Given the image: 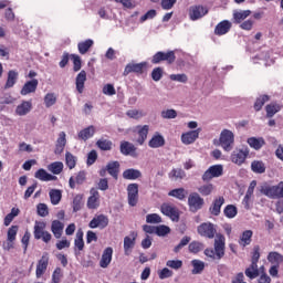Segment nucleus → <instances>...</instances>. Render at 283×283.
Segmentation results:
<instances>
[{"instance_id":"obj_31","label":"nucleus","mask_w":283,"mask_h":283,"mask_svg":"<svg viewBox=\"0 0 283 283\" xmlns=\"http://www.w3.org/2000/svg\"><path fill=\"white\" fill-rule=\"evenodd\" d=\"M247 143L252 149H255L256 151L266 145V142L262 137H250L248 138Z\"/></svg>"},{"instance_id":"obj_23","label":"nucleus","mask_w":283,"mask_h":283,"mask_svg":"<svg viewBox=\"0 0 283 283\" xmlns=\"http://www.w3.org/2000/svg\"><path fill=\"white\" fill-rule=\"evenodd\" d=\"M148 147H150V149H158L159 147H165V137L160 135V133H155L148 142Z\"/></svg>"},{"instance_id":"obj_48","label":"nucleus","mask_w":283,"mask_h":283,"mask_svg":"<svg viewBox=\"0 0 283 283\" xmlns=\"http://www.w3.org/2000/svg\"><path fill=\"white\" fill-rule=\"evenodd\" d=\"M96 145L98 148L102 149V151H109L112 150L113 143L109 139L101 138L96 142Z\"/></svg>"},{"instance_id":"obj_35","label":"nucleus","mask_w":283,"mask_h":283,"mask_svg":"<svg viewBox=\"0 0 283 283\" xmlns=\"http://www.w3.org/2000/svg\"><path fill=\"white\" fill-rule=\"evenodd\" d=\"M251 238H253V231L251 230L243 231L239 239L240 247H249V244H251Z\"/></svg>"},{"instance_id":"obj_9","label":"nucleus","mask_w":283,"mask_h":283,"mask_svg":"<svg viewBox=\"0 0 283 283\" xmlns=\"http://www.w3.org/2000/svg\"><path fill=\"white\" fill-rule=\"evenodd\" d=\"M199 235L213 240L216 238V227L211 222L201 223L197 229Z\"/></svg>"},{"instance_id":"obj_13","label":"nucleus","mask_w":283,"mask_h":283,"mask_svg":"<svg viewBox=\"0 0 283 283\" xmlns=\"http://www.w3.org/2000/svg\"><path fill=\"white\" fill-rule=\"evenodd\" d=\"M206 14H209V9H207V7L192 6L189 9V17L191 21H198V19H202Z\"/></svg>"},{"instance_id":"obj_27","label":"nucleus","mask_w":283,"mask_h":283,"mask_svg":"<svg viewBox=\"0 0 283 283\" xmlns=\"http://www.w3.org/2000/svg\"><path fill=\"white\" fill-rule=\"evenodd\" d=\"M135 132L138 134L137 143L138 145H144L147 140V135L149 134V125L136 126Z\"/></svg>"},{"instance_id":"obj_40","label":"nucleus","mask_w":283,"mask_h":283,"mask_svg":"<svg viewBox=\"0 0 283 283\" xmlns=\"http://www.w3.org/2000/svg\"><path fill=\"white\" fill-rule=\"evenodd\" d=\"M245 275L250 280H255V277L260 275V270L258 269V264L251 263V265L248 269H245Z\"/></svg>"},{"instance_id":"obj_38","label":"nucleus","mask_w":283,"mask_h":283,"mask_svg":"<svg viewBox=\"0 0 283 283\" xmlns=\"http://www.w3.org/2000/svg\"><path fill=\"white\" fill-rule=\"evenodd\" d=\"M268 262L275 266H280L283 263V255L279 252H270L268 255Z\"/></svg>"},{"instance_id":"obj_18","label":"nucleus","mask_w":283,"mask_h":283,"mask_svg":"<svg viewBox=\"0 0 283 283\" xmlns=\"http://www.w3.org/2000/svg\"><path fill=\"white\" fill-rule=\"evenodd\" d=\"M109 224V219L105 214L93 218L88 224L91 229H105Z\"/></svg>"},{"instance_id":"obj_58","label":"nucleus","mask_w":283,"mask_h":283,"mask_svg":"<svg viewBox=\"0 0 283 283\" xmlns=\"http://www.w3.org/2000/svg\"><path fill=\"white\" fill-rule=\"evenodd\" d=\"M146 222L148 224H160V222H163V218L159 217L158 213H150L146 216Z\"/></svg>"},{"instance_id":"obj_12","label":"nucleus","mask_w":283,"mask_h":283,"mask_svg":"<svg viewBox=\"0 0 283 283\" xmlns=\"http://www.w3.org/2000/svg\"><path fill=\"white\" fill-rule=\"evenodd\" d=\"M160 61H166L169 65L176 61V53L174 51L165 52H157L151 60V63L158 64Z\"/></svg>"},{"instance_id":"obj_41","label":"nucleus","mask_w":283,"mask_h":283,"mask_svg":"<svg viewBox=\"0 0 283 283\" xmlns=\"http://www.w3.org/2000/svg\"><path fill=\"white\" fill-rule=\"evenodd\" d=\"M51 205H59L61 202V198H63V193L59 189H52L49 192Z\"/></svg>"},{"instance_id":"obj_7","label":"nucleus","mask_w":283,"mask_h":283,"mask_svg":"<svg viewBox=\"0 0 283 283\" xmlns=\"http://www.w3.org/2000/svg\"><path fill=\"white\" fill-rule=\"evenodd\" d=\"M188 207L192 213H196V211H200L205 207V199L198 192H193L188 197Z\"/></svg>"},{"instance_id":"obj_29","label":"nucleus","mask_w":283,"mask_h":283,"mask_svg":"<svg viewBox=\"0 0 283 283\" xmlns=\"http://www.w3.org/2000/svg\"><path fill=\"white\" fill-rule=\"evenodd\" d=\"M95 134H96V127L91 125V126L80 130L77 136H78L80 140H90V138H93V136Z\"/></svg>"},{"instance_id":"obj_47","label":"nucleus","mask_w":283,"mask_h":283,"mask_svg":"<svg viewBox=\"0 0 283 283\" xmlns=\"http://www.w3.org/2000/svg\"><path fill=\"white\" fill-rule=\"evenodd\" d=\"M160 116L166 120H171L174 118H178V112L174 108H168L161 111Z\"/></svg>"},{"instance_id":"obj_39","label":"nucleus","mask_w":283,"mask_h":283,"mask_svg":"<svg viewBox=\"0 0 283 283\" xmlns=\"http://www.w3.org/2000/svg\"><path fill=\"white\" fill-rule=\"evenodd\" d=\"M92 45H94V40L88 39V40L80 42L77 44V50H78L80 54H87V52H90V48H92Z\"/></svg>"},{"instance_id":"obj_43","label":"nucleus","mask_w":283,"mask_h":283,"mask_svg":"<svg viewBox=\"0 0 283 283\" xmlns=\"http://www.w3.org/2000/svg\"><path fill=\"white\" fill-rule=\"evenodd\" d=\"M63 163L62 161H55L48 166V170L51 171V174H54L55 176H59L63 171Z\"/></svg>"},{"instance_id":"obj_53","label":"nucleus","mask_w":283,"mask_h":283,"mask_svg":"<svg viewBox=\"0 0 283 283\" xmlns=\"http://www.w3.org/2000/svg\"><path fill=\"white\" fill-rule=\"evenodd\" d=\"M65 163H66V166L69 167V169H74V167H76V156H74L70 151H66Z\"/></svg>"},{"instance_id":"obj_33","label":"nucleus","mask_w":283,"mask_h":283,"mask_svg":"<svg viewBox=\"0 0 283 283\" xmlns=\"http://www.w3.org/2000/svg\"><path fill=\"white\" fill-rule=\"evenodd\" d=\"M142 176H143V172H140V170L134 169V168L126 169L123 172V178L125 180H138V178H140Z\"/></svg>"},{"instance_id":"obj_22","label":"nucleus","mask_w":283,"mask_h":283,"mask_svg":"<svg viewBox=\"0 0 283 283\" xmlns=\"http://www.w3.org/2000/svg\"><path fill=\"white\" fill-rule=\"evenodd\" d=\"M231 28L232 23L229 20H223L216 25L214 34H217V36H223V34H228Z\"/></svg>"},{"instance_id":"obj_6","label":"nucleus","mask_w":283,"mask_h":283,"mask_svg":"<svg viewBox=\"0 0 283 283\" xmlns=\"http://www.w3.org/2000/svg\"><path fill=\"white\" fill-rule=\"evenodd\" d=\"M50 265V254L48 252L43 253L41 259L36 263L35 269V277L36 280H41L45 272L48 271V266Z\"/></svg>"},{"instance_id":"obj_21","label":"nucleus","mask_w":283,"mask_h":283,"mask_svg":"<svg viewBox=\"0 0 283 283\" xmlns=\"http://www.w3.org/2000/svg\"><path fill=\"white\" fill-rule=\"evenodd\" d=\"M32 112V102L31 101H22L15 107L17 116H28Z\"/></svg>"},{"instance_id":"obj_56","label":"nucleus","mask_w":283,"mask_h":283,"mask_svg":"<svg viewBox=\"0 0 283 283\" xmlns=\"http://www.w3.org/2000/svg\"><path fill=\"white\" fill-rule=\"evenodd\" d=\"M198 191L201 196H211V193H213V184L200 186Z\"/></svg>"},{"instance_id":"obj_61","label":"nucleus","mask_w":283,"mask_h":283,"mask_svg":"<svg viewBox=\"0 0 283 283\" xmlns=\"http://www.w3.org/2000/svg\"><path fill=\"white\" fill-rule=\"evenodd\" d=\"M156 235H159V238H165V235H168V233H171V229L167 226H158L155 230Z\"/></svg>"},{"instance_id":"obj_46","label":"nucleus","mask_w":283,"mask_h":283,"mask_svg":"<svg viewBox=\"0 0 283 283\" xmlns=\"http://www.w3.org/2000/svg\"><path fill=\"white\" fill-rule=\"evenodd\" d=\"M168 196L177 198V200H185V198L187 197V191H185V188H177L169 191Z\"/></svg>"},{"instance_id":"obj_45","label":"nucleus","mask_w":283,"mask_h":283,"mask_svg":"<svg viewBox=\"0 0 283 283\" xmlns=\"http://www.w3.org/2000/svg\"><path fill=\"white\" fill-rule=\"evenodd\" d=\"M107 171L113 178H118V169H120V164L118 161H112L107 166Z\"/></svg>"},{"instance_id":"obj_52","label":"nucleus","mask_w":283,"mask_h":283,"mask_svg":"<svg viewBox=\"0 0 283 283\" xmlns=\"http://www.w3.org/2000/svg\"><path fill=\"white\" fill-rule=\"evenodd\" d=\"M44 105L45 107L50 108L53 107V105H56V94L54 93H48L44 96Z\"/></svg>"},{"instance_id":"obj_1","label":"nucleus","mask_w":283,"mask_h":283,"mask_svg":"<svg viewBox=\"0 0 283 283\" xmlns=\"http://www.w3.org/2000/svg\"><path fill=\"white\" fill-rule=\"evenodd\" d=\"M224 249L226 238L221 233H218L214 238V250L208 248L203 253L207 258H210V260H222V258H224Z\"/></svg>"},{"instance_id":"obj_36","label":"nucleus","mask_w":283,"mask_h":283,"mask_svg":"<svg viewBox=\"0 0 283 283\" xmlns=\"http://www.w3.org/2000/svg\"><path fill=\"white\" fill-rule=\"evenodd\" d=\"M75 251H83L85 249V241H83V230H77L74 240Z\"/></svg>"},{"instance_id":"obj_60","label":"nucleus","mask_w":283,"mask_h":283,"mask_svg":"<svg viewBox=\"0 0 283 283\" xmlns=\"http://www.w3.org/2000/svg\"><path fill=\"white\" fill-rule=\"evenodd\" d=\"M159 280H167L169 277H174V271L169 270V268H164L157 272Z\"/></svg>"},{"instance_id":"obj_3","label":"nucleus","mask_w":283,"mask_h":283,"mask_svg":"<svg viewBox=\"0 0 283 283\" xmlns=\"http://www.w3.org/2000/svg\"><path fill=\"white\" fill-rule=\"evenodd\" d=\"M261 193L272 200H283V181H280L276 186L263 185Z\"/></svg>"},{"instance_id":"obj_62","label":"nucleus","mask_w":283,"mask_h":283,"mask_svg":"<svg viewBox=\"0 0 283 283\" xmlns=\"http://www.w3.org/2000/svg\"><path fill=\"white\" fill-rule=\"evenodd\" d=\"M36 211H38V216H40L41 218H45L50 216V210L48 209V205L45 203H39L36 206Z\"/></svg>"},{"instance_id":"obj_55","label":"nucleus","mask_w":283,"mask_h":283,"mask_svg":"<svg viewBox=\"0 0 283 283\" xmlns=\"http://www.w3.org/2000/svg\"><path fill=\"white\" fill-rule=\"evenodd\" d=\"M126 116H128V118H134L135 120H138L139 118H143L145 116V112L134 108L127 111Z\"/></svg>"},{"instance_id":"obj_49","label":"nucleus","mask_w":283,"mask_h":283,"mask_svg":"<svg viewBox=\"0 0 283 283\" xmlns=\"http://www.w3.org/2000/svg\"><path fill=\"white\" fill-rule=\"evenodd\" d=\"M19 213H21V210H19V208H12L11 212L4 218V227H10V223L12 222V220H14V218H17V216H19Z\"/></svg>"},{"instance_id":"obj_20","label":"nucleus","mask_w":283,"mask_h":283,"mask_svg":"<svg viewBox=\"0 0 283 283\" xmlns=\"http://www.w3.org/2000/svg\"><path fill=\"white\" fill-rule=\"evenodd\" d=\"M113 255H114V249L112 247H108L103 251L102 258L99 260L101 269H107V266L112 264Z\"/></svg>"},{"instance_id":"obj_26","label":"nucleus","mask_w":283,"mask_h":283,"mask_svg":"<svg viewBox=\"0 0 283 283\" xmlns=\"http://www.w3.org/2000/svg\"><path fill=\"white\" fill-rule=\"evenodd\" d=\"M85 81H87V73L85 71H81L75 78L76 91L78 94H83L85 90Z\"/></svg>"},{"instance_id":"obj_15","label":"nucleus","mask_w":283,"mask_h":283,"mask_svg":"<svg viewBox=\"0 0 283 283\" xmlns=\"http://www.w3.org/2000/svg\"><path fill=\"white\" fill-rule=\"evenodd\" d=\"M39 87V80L32 78L31 81H27L22 86L20 94L21 96H28L30 94H34L36 88Z\"/></svg>"},{"instance_id":"obj_25","label":"nucleus","mask_w":283,"mask_h":283,"mask_svg":"<svg viewBox=\"0 0 283 283\" xmlns=\"http://www.w3.org/2000/svg\"><path fill=\"white\" fill-rule=\"evenodd\" d=\"M65 145H67L66 135L65 132H61L56 139L54 154H56L57 156L61 155V153L65 149Z\"/></svg>"},{"instance_id":"obj_14","label":"nucleus","mask_w":283,"mask_h":283,"mask_svg":"<svg viewBox=\"0 0 283 283\" xmlns=\"http://www.w3.org/2000/svg\"><path fill=\"white\" fill-rule=\"evenodd\" d=\"M128 205L136 207L138 205V184H130L127 187Z\"/></svg>"},{"instance_id":"obj_16","label":"nucleus","mask_w":283,"mask_h":283,"mask_svg":"<svg viewBox=\"0 0 283 283\" xmlns=\"http://www.w3.org/2000/svg\"><path fill=\"white\" fill-rule=\"evenodd\" d=\"M91 196L87 199L88 209H98L101 207V193L96 188H92L90 191Z\"/></svg>"},{"instance_id":"obj_37","label":"nucleus","mask_w":283,"mask_h":283,"mask_svg":"<svg viewBox=\"0 0 283 283\" xmlns=\"http://www.w3.org/2000/svg\"><path fill=\"white\" fill-rule=\"evenodd\" d=\"M136 151V146L129 142H122L120 143V154L124 156H130V154H134Z\"/></svg>"},{"instance_id":"obj_5","label":"nucleus","mask_w":283,"mask_h":283,"mask_svg":"<svg viewBox=\"0 0 283 283\" xmlns=\"http://www.w3.org/2000/svg\"><path fill=\"white\" fill-rule=\"evenodd\" d=\"M247 158H249V148H240L234 149L230 156L231 163L234 165H238L239 167L244 165L247 161Z\"/></svg>"},{"instance_id":"obj_50","label":"nucleus","mask_w":283,"mask_h":283,"mask_svg":"<svg viewBox=\"0 0 283 283\" xmlns=\"http://www.w3.org/2000/svg\"><path fill=\"white\" fill-rule=\"evenodd\" d=\"M282 109V106L279 104H270L265 107L268 118H273V115L277 114Z\"/></svg>"},{"instance_id":"obj_30","label":"nucleus","mask_w":283,"mask_h":283,"mask_svg":"<svg viewBox=\"0 0 283 283\" xmlns=\"http://www.w3.org/2000/svg\"><path fill=\"white\" fill-rule=\"evenodd\" d=\"M224 205V197H218L213 200L209 211L212 216H220V209Z\"/></svg>"},{"instance_id":"obj_32","label":"nucleus","mask_w":283,"mask_h":283,"mask_svg":"<svg viewBox=\"0 0 283 283\" xmlns=\"http://www.w3.org/2000/svg\"><path fill=\"white\" fill-rule=\"evenodd\" d=\"M251 14V10H235L233 11V21L234 23H242V21L249 19Z\"/></svg>"},{"instance_id":"obj_11","label":"nucleus","mask_w":283,"mask_h":283,"mask_svg":"<svg viewBox=\"0 0 283 283\" xmlns=\"http://www.w3.org/2000/svg\"><path fill=\"white\" fill-rule=\"evenodd\" d=\"M223 171H224V168L222 167V165L211 166L209 167V169L205 171L202 176V180L209 181V180H212V178H220Z\"/></svg>"},{"instance_id":"obj_19","label":"nucleus","mask_w":283,"mask_h":283,"mask_svg":"<svg viewBox=\"0 0 283 283\" xmlns=\"http://www.w3.org/2000/svg\"><path fill=\"white\" fill-rule=\"evenodd\" d=\"M145 67H147V62H142V63L130 62L126 65L124 70V76L132 74V72H135L136 74H143V70H145Z\"/></svg>"},{"instance_id":"obj_57","label":"nucleus","mask_w":283,"mask_h":283,"mask_svg":"<svg viewBox=\"0 0 283 283\" xmlns=\"http://www.w3.org/2000/svg\"><path fill=\"white\" fill-rule=\"evenodd\" d=\"M223 213L226 218H235V216H238V208L233 205H229L224 208Z\"/></svg>"},{"instance_id":"obj_28","label":"nucleus","mask_w":283,"mask_h":283,"mask_svg":"<svg viewBox=\"0 0 283 283\" xmlns=\"http://www.w3.org/2000/svg\"><path fill=\"white\" fill-rule=\"evenodd\" d=\"M34 178L41 180L42 182H50L52 180H56V176L51 175L43 168H40L39 170L35 171Z\"/></svg>"},{"instance_id":"obj_2","label":"nucleus","mask_w":283,"mask_h":283,"mask_svg":"<svg viewBox=\"0 0 283 283\" xmlns=\"http://www.w3.org/2000/svg\"><path fill=\"white\" fill-rule=\"evenodd\" d=\"M219 145L224 151H231L235 145V134L231 129H222L219 136Z\"/></svg>"},{"instance_id":"obj_10","label":"nucleus","mask_w":283,"mask_h":283,"mask_svg":"<svg viewBox=\"0 0 283 283\" xmlns=\"http://www.w3.org/2000/svg\"><path fill=\"white\" fill-rule=\"evenodd\" d=\"M202 128H197L195 130H188L181 134L180 140L182 145H193L198 138H200V133Z\"/></svg>"},{"instance_id":"obj_63","label":"nucleus","mask_w":283,"mask_h":283,"mask_svg":"<svg viewBox=\"0 0 283 283\" xmlns=\"http://www.w3.org/2000/svg\"><path fill=\"white\" fill-rule=\"evenodd\" d=\"M268 101H269L268 95L260 96L254 103L255 112H260V109H262V107H264V103H268Z\"/></svg>"},{"instance_id":"obj_17","label":"nucleus","mask_w":283,"mask_h":283,"mask_svg":"<svg viewBox=\"0 0 283 283\" xmlns=\"http://www.w3.org/2000/svg\"><path fill=\"white\" fill-rule=\"evenodd\" d=\"M136 238H138V233L130 232L129 235L124 238V253L125 255L132 254V249L136 245Z\"/></svg>"},{"instance_id":"obj_4","label":"nucleus","mask_w":283,"mask_h":283,"mask_svg":"<svg viewBox=\"0 0 283 283\" xmlns=\"http://www.w3.org/2000/svg\"><path fill=\"white\" fill-rule=\"evenodd\" d=\"M48 224L44 221H35L33 228V235L35 240H42L45 244L50 243L52 240V233L45 231Z\"/></svg>"},{"instance_id":"obj_59","label":"nucleus","mask_w":283,"mask_h":283,"mask_svg":"<svg viewBox=\"0 0 283 283\" xmlns=\"http://www.w3.org/2000/svg\"><path fill=\"white\" fill-rule=\"evenodd\" d=\"M190 253H200L205 249V244L198 241H192L188 247Z\"/></svg>"},{"instance_id":"obj_42","label":"nucleus","mask_w":283,"mask_h":283,"mask_svg":"<svg viewBox=\"0 0 283 283\" xmlns=\"http://www.w3.org/2000/svg\"><path fill=\"white\" fill-rule=\"evenodd\" d=\"M192 264V275H200V273H202V271H205V262L200 261V260H192L191 261Z\"/></svg>"},{"instance_id":"obj_24","label":"nucleus","mask_w":283,"mask_h":283,"mask_svg":"<svg viewBox=\"0 0 283 283\" xmlns=\"http://www.w3.org/2000/svg\"><path fill=\"white\" fill-rule=\"evenodd\" d=\"M65 229V224L59 220H53L51 223V231L54 235V238H56V240H60V238H62L63 235V230Z\"/></svg>"},{"instance_id":"obj_8","label":"nucleus","mask_w":283,"mask_h":283,"mask_svg":"<svg viewBox=\"0 0 283 283\" xmlns=\"http://www.w3.org/2000/svg\"><path fill=\"white\" fill-rule=\"evenodd\" d=\"M160 211L164 216H167L172 220V222H178L180 220V213L178 212V208L170 203H163L160 207Z\"/></svg>"},{"instance_id":"obj_51","label":"nucleus","mask_w":283,"mask_h":283,"mask_svg":"<svg viewBox=\"0 0 283 283\" xmlns=\"http://www.w3.org/2000/svg\"><path fill=\"white\" fill-rule=\"evenodd\" d=\"M185 176V170H182L181 168H175L169 172V178H171V180H182Z\"/></svg>"},{"instance_id":"obj_34","label":"nucleus","mask_w":283,"mask_h":283,"mask_svg":"<svg viewBox=\"0 0 283 283\" xmlns=\"http://www.w3.org/2000/svg\"><path fill=\"white\" fill-rule=\"evenodd\" d=\"M17 81H19V72L9 71L7 82L4 85L6 90H10V87H14V85H17Z\"/></svg>"},{"instance_id":"obj_44","label":"nucleus","mask_w":283,"mask_h":283,"mask_svg":"<svg viewBox=\"0 0 283 283\" xmlns=\"http://www.w3.org/2000/svg\"><path fill=\"white\" fill-rule=\"evenodd\" d=\"M251 169L254 174H264L266 166L260 160H254L251 163Z\"/></svg>"},{"instance_id":"obj_54","label":"nucleus","mask_w":283,"mask_h":283,"mask_svg":"<svg viewBox=\"0 0 283 283\" xmlns=\"http://www.w3.org/2000/svg\"><path fill=\"white\" fill-rule=\"evenodd\" d=\"M170 81H175L176 83H188L189 76L185 73L180 74H170L169 75Z\"/></svg>"},{"instance_id":"obj_64","label":"nucleus","mask_w":283,"mask_h":283,"mask_svg":"<svg viewBox=\"0 0 283 283\" xmlns=\"http://www.w3.org/2000/svg\"><path fill=\"white\" fill-rule=\"evenodd\" d=\"M166 266H168V269H174L175 271H178V270L182 269V261L181 260H168L166 262Z\"/></svg>"}]
</instances>
